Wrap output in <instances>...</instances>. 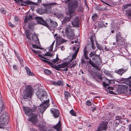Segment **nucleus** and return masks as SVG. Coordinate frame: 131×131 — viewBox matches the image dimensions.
Wrapping results in <instances>:
<instances>
[{
  "instance_id": "nucleus-1",
  "label": "nucleus",
  "mask_w": 131,
  "mask_h": 131,
  "mask_svg": "<svg viewBox=\"0 0 131 131\" xmlns=\"http://www.w3.org/2000/svg\"><path fill=\"white\" fill-rule=\"evenodd\" d=\"M36 94L38 98L42 101L44 100H46L47 96L46 95V93L44 89H40L36 93Z\"/></svg>"
},
{
  "instance_id": "nucleus-2",
  "label": "nucleus",
  "mask_w": 131,
  "mask_h": 131,
  "mask_svg": "<svg viewBox=\"0 0 131 131\" xmlns=\"http://www.w3.org/2000/svg\"><path fill=\"white\" fill-rule=\"evenodd\" d=\"M9 117L8 114L6 113L0 116V126L6 125L7 123Z\"/></svg>"
},
{
  "instance_id": "nucleus-3",
  "label": "nucleus",
  "mask_w": 131,
  "mask_h": 131,
  "mask_svg": "<svg viewBox=\"0 0 131 131\" xmlns=\"http://www.w3.org/2000/svg\"><path fill=\"white\" fill-rule=\"evenodd\" d=\"M32 93V89L31 86L27 85L25 87V92L23 97L24 99H27V97H31Z\"/></svg>"
},
{
  "instance_id": "nucleus-4",
  "label": "nucleus",
  "mask_w": 131,
  "mask_h": 131,
  "mask_svg": "<svg viewBox=\"0 0 131 131\" xmlns=\"http://www.w3.org/2000/svg\"><path fill=\"white\" fill-rule=\"evenodd\" d=\"M65 31L67 33V37L70 39H73L74 38V34L73 30L71 29V26L68 25L66 27Z\"/></svg>"
},
{
  "instance_id": "nucleus-5",
  "label": "nucleus",
  "mask_w": 131,
  "mask_h": 131,
  "mask_svg": "<svg viewBox=\"0 0 131 131\" xmlns=\"http://www.w3.org/2000/svg\"><path fill=\"white\" fill-rule=\"evenodd\" d=\"M78 2L76 1H75L73 2L71 5H69L68 8L69 13L70 16L75 10L78 7Z\"/></svg>"
},
{
  "instance_id": "nucleus-6",
  "label": "nucleus",
  "mask_w": 131,
  "mask_h": 131,
  "mask_svg": "<svg viewBox=\"0 0 131 131\" xmlns=\"http://www.w3.org/2000/svg\"><path fill=\"white\" fill-rule=\"evenodd\" d=\"M49 99L47 100H44V101L40 105V111L41 113L42 114L49 106Z\"/></svg>"
},
{
  "instance_id": "nucleus-7",
  "label": "nucleus",
  "mask_w": 131,
  "mask_h": 131,
  "mask_svg": "<svg viewBox=\"0 0 131 131\" xmlns=\"http://www.w3.org/2000/svg\"><path fill=\"white\" fill-rule=\"evenodd\" d=\"M40 57L41 58V59L44 62L48 63L52 67H53V68L55 69L56 70L59 71L60 69V68L59 67V65L58 66H56L54 65L53 63L51 62H50L47 60V59L45 58L44 57L42 56L41 55H39Z\"/></svg>"
},
{
  "instance_id": "nucleus-8",
  "label": "nucleus",
  "mask_w": 131,
  "mask_h": 131,
  "mask_svg": "<svg viewBox=\"0 0 131 131\" xmlns=\"http://www.w3.org/2000/svg\"><path fill=\"white\" fill-rule=\"evenodd\" d=\"M32 117L28 118V121L31 122L34 125L37 126L38 120L37 116L34 114H32L31 115Z\"/></svg>"
},
{
  "instance_id": "nucleus-9",
  "label": "nucleus",
  "mask_w": 131,
  "mask_h": 131,
  "mask_svg": "<svg viewBox=\"0 0 131 131\" xmlns=\"http://www.w3.org/2000/svg\"><path fill=\"white\" fill-rule=\"evenodd\" d=\"M14 1L17 2H21V3H20L19 4L21 6H26L27 4L37 5L36 3L33 2L29 0L24 1V0H14Z\"/></svg>"
},
{
  "instance_id": "nucleus-10",
  "label": "nucleus",
  "mask_w": 131,
  "mask_h": 131,
  "mask_svg": "<svg viewBox=\"0 0 131 131\" xmlns=\"http://www.w3.org/2000/svg\"><path fill=\"white\" fill-rule=\"evenodd\" d=\"M107 128V126L106 123L104 122H102L98 126L96 131L106 130Z\"/></svg>"
},
{
  "instance_id": "nucleus-11",
  "label": "nucleus",
  "mask_w": 131,
  "mask_h": 131,
  "mask_svg": "<svg viewBox=\"0 0 131 131\" xmlns=\"http://www.w3.org/2000/svg\"><path fill=\"white\" fill-rule=\"evenodd\" d=\"M35 19H36V21L38 23L48 27L49 26L48 24L45 22L42 18L40 17H36Z\"/></svg>"
},
{
  "instance_id": "nucleus-12",
  "label": "nucleus",
  "mask_w": 131,
  "mask_h": 131,
  "mask_svg": "<svg viewBox=\"0 0 131 131\" xmlns=\"http://www.w3.org/2000/svg\"><path fill=\"white\" fill-rule=\"evenodd\" d=\"M124 92V88L123 87H119L115 91L109 90V93L111 94L117 95L119 93H122Z\"/></svg>"
},
{
  "instance_id": "nucleus-13",
  "label": "nucleus",
  "mask_w": 131,
  "mask_h": 131,
  "mask_svg": "<svg viewBox=\"0 0 131 131\" xmlns=\"http://www.w3.org/2000/svg\"><path fill=\"white\" fill-rule=\"evenodd\" d=\"M24 110L26 114L29 116H31L34 114L32 110V108L29 107H24Z\"/></svg>"
},
{
  "instance_id": "nucleus-14",
  "label": "nucleus",
  "mask_w": 131,
  "mask_h": 131,
  "mask_svg": "<svg viewBox=\"0 0 131 131\" xmlns=\"http://www.w3.org/2000/svg\"><path fill=\"white\" fill-rule=\"evenodd\" d=\"M127 68H122L117 70H115L114 72L115 73L122 76L123 74L127 71Z\"/></svg>"
},
{
  "instance_id": "nucleus-15",
  "label": "nucleus",
  "mask_w": 131,
  "mask_h": 131,
  "mask_svg": "<svg viewBox=\"0 0 131 131\" xmlns=\"http://www.w3.org/2000/svg\"><path fill=\"white\" fill-rule=\"evenodd\" d=\"M116 42L118 45H121L123 44V38L120 35L117 34L116 36Z\"/></svg>"
},
{
  "instance_id": "nucleus-16",
  "label": "nucleus",
  "mask_w": 131,
  "mask_h": 131,
  "mask_svg": "<svg viewBox=\"0 0 131 131\" xmlns=\"http://www.w3.org/2000/svg\"><path fill=\"white\" fill-rule=\"evenodd\" d=\"M50 111L53 114L55 118H56L58 117L59 114V110L52 108L50 109Z\"/></svg>"
},
{
  "instance_id": "nucleus-17",
  "label": "nucleus",
  "mask_w": 131,
  "mask_h": 131,
  "mask_svg": "<svg viewBox=\"0 0 131 131\" xmlns=\"http://www.w3.org/2000/svg\"><path fill=\"white\" fill-rule=\"evenodd\" d=\"M68 63H64L63 64H59V67L60 68H65L63 70V71H67L68 70Z\"/></svg>"
},
{
  "instance_id": "nucleus-18",
  "label": "nucleus",
  "mask_w": 131,
  "mask_h": 131,
  "mask_svg": "<svg viewBox=\"0 0 131 131\" xmlns=\"http://www.w3.org/2000/svg\"><path fill=\"white\" fill-rule=\"evenodd\" d=\"M74 26H77L79 24V19L78 17H75L73 19V20L71 23Z\"/></svg>"
},
{
  "instance_id": "nucleus-19",
  "label": "nucleus",
  "mask_w": 131,
  "mask_h": 131,
  "mask_svg": "<svg viewBox=\"0 0 131 131\" xmlns=\"http://www.w3.org/2000/svg\"><path fill=\"white\" fill-rule=\"evenodd\" d=\"M32 16L29 15L28 16H26L25 18L24 22L25 23L29 22L30 23H31L32 20Z\"/></svg>"
},
{
  "instance_id": "nucleus-20",
  "label": "nucleus",
  "mask_w": 131,
  "mask_h": 131,
  "mask_svg": "<svg viewBox=\"0 0 131 131\" xmlns=\"http://www.w3.org/2000/svg\"><path fill=\"white\" fill-rule=\"evenodd\" d=\"M50 20V25L51 27L54 28H56L58 25V24L57 23L51 19Z\"/></svg>"
},
{
  "instance_id": "nucleus-21",
  "label": "nucleus",
  "mask_w": 131,
  "mask_h": 131,
  "mask_svg": "<svg viewBox=\"0 0 131 131\" xmlns=\"http://www.w3.org/2000/svg\"><path fill=\"white\" fill-rule=\"evenodd\" d=\"M25 69L26 70L27 74L29 76H34V74L31 72L30 70L27 67H25Z\"/></svg>"
},
{
  "instance_id": "nucleus-22",
  "label": "nucleus",
  "mask_w": 131,
  "mask_h": 131,
  "mask_svg": "<svg viewBox=\"0 0 131 131\" xmlns=\"http://www.w3.org/2000/svg\"><path fill=\"white\" fill-rule=\"evenodd\" d=\"M123 80L125 81V83L126 84H129L131 85V76L129 78H123Z\"/></svg>"
},
{
  "instance_id": "nucleus-23",
  "label": "nucleus",
  "mask_w": 131,
  "mask_h": 131,
  "mask_svg": "<svg viewBox=\"0 0 131 131\" xmlns=\"http://www.w3.org/2000/svg\"><path fill=\"white\" fill-rule=\"evenodd\" d=\"M61 122L60 120H59L58 123L55 126L53 127L54 129L56 130L59 131L61 129Z\"/></svg>"
},
{
  "instance_id": "nucleus-24",
  "label": "nucleus",
  "mask_w": 131,
  "mask_h": 131,
  "mask_svg": "<svg viewBox=\"0 0 131 131\" xmlns=\"http://www.w3.org/2000/svg\"><path fill=\"white\" fill-rule=\"evenodd\" d=\"M32 37L34 41H35L36 43L39 42V40L38 38L35 33H33Z\"/></svg>"
},
{
  "instance_id": "nucleus-25",
  "label": "nucleus",
  "mask_w": 131,
  "mask_h": 131,
  "mask_svg": "<svg viewBox=\"0 0 131 131\" xmlns=\"http://www.w3.org/2000/svg\"><path fill=\"white\" fill-rule=\"evenodd\" d=\"M26 33L27 38L29 40H30L31 39L30 36L31 34V32H30L29 31L27 30H26Z\"/></svg>"
},
{
  "instance_id": "nucleus-26",
  "label": "nucleus",
  "mask_w": 131,
  "mask_h": 131,
  "mask_svg": "<svg viewBox=\"0 0 131 131\" xmlns=\"http://www.w3.org/2000/svg\"><path fill=\"white\" fill-rule=\"evenodd\" d=\"M71 17H65L63 19V21L62 22V24H64L66 23H67L70 20Z\"/></svg>"
},
{
  "instance_id": "nucleus-27",
  "label": "nucleus",
  "mask_w": 131,
  "mask_h": 131,
  "mask_svg": "<svg viewBox=\"0 0 131 131\" xmlns=\"http://www.w3.org/2000/svg\"><path fill=\"white\" fill-rule=\"evenodd\" d=\"M56 40L58 41H60L61 42H64L67 41V40H64L60 36H57L56 38Z\"/></svg>"
},
{
  "instance_id": "nucleus-28",
  "label": "nucleus",
  "mask_w": 131,
  "mask_h": 131,
  "mask_svg": "<svg viewBox=\"0 0 131 131\" xmlns=\"http://www.w3.org/2000/svg\"><path fill=\"white\" fill-rule=\"evenodd\" d=\"M92 60L95 62H97L98 61V60L101 61V58L98 55L96 54L92 58Z\"/></svg>"
},
{
  "instance_id": "nucleus-29",
  "label": "nucleus",
  "mask_w": 131,
  "mask_h": 131,
  "mask_svg": "<svg viewBox=\"0 0 131 131\" xmlns=\"http://www.w3.org/2000/svg\"><path fill=\"white\" fill-rule=\"evenodd\" d=\"M111 80L108 79H107L106 80V82H107L106 83L105 82H103V85L105 87H106V86L109 85L111 83Z\"/></svg>"
},
{
  "instance_id": "nucleus-30",
  "label": "nucleus",
  "mask_w": 131,
  "mask_h": 131,
  "mask_svg": "<svg viewBox=\"0 0 131 131\" xmlns=\"http://www.w3.org/2000/svg\"><path fill=\"white\" fill-rule=\"evenodd\" d=\"M98 27L100 28H103V27H106L107 26L105 25L104 22L101 21Z\"/></svg>"
},
{
  "instance_id": "nucleus-31",
  "label": "nucleus",
  "mask_w": 131,
  "mask_h": 131,
  "mask_svg": "<svg viewBox=\"0 0 131 131\" xmlns=\"http://www.w3.org/2000/svg\"><path fill=\"white\" fill-rule=\"evenodd\" d=\"M38 126L40 130L45 131L46 130V127L44 125L41 124L38 125Z\"/></svg>"
},
{
  "instance_id": "nucleus-32",
  "label": "nucleus",
  "mask_w": 131,
  "mask_h": 131,
  "mask_svg": "<svg viewBox=\"0 0 131 131\" xmlns=\"http://www.w3.org/2000/svg\"><path fill=\"white\" fill-rule=\"evenodd\" d=\"M79 51L78 49L75 52L74 54H73L72 56V60H73L74 58H76V57L78 53V52Z\"/></svg>"
},
{
  "instance_id": "nucleus-33",
  "label": "nucleus",
  "mask_w": 131,
  "mask_h": 131,
  "mask_svg": "<svg viewBox=\"0 0 131 131\" xmlns=\"http://www.w3.org/2000/svg\"><path fill=\"white\" fill-rule=\"evenodd\" d=\"M55 42V41H54L51 45L50 46L49 48V51L50 52H51L52 51Z\"/></svg>"
},
{
  "instance_id": "nucleus-34",
  "label": "nucleus",
  "mask_w": 131,
  "mask_h": 131,
  "mask_svg": "<svg viewBox=\"0 0 131 131\" xmlns=\"http://www.w3.org/2000/svg\"><path fill=\"white\" fill-rule=\"evenodd\" d=\"M16 56L18 58V59L19 60V62L20 63L21 66H23L24 64L23 63V59H21L19 57H18L17 56V55Z\"/></svg>"
},
{
  "instance_id": "nucleus-35",
  "label": "nucleus",
  "mask_w": 131,
  "mask_h": 131,
  "mask_svg": "<svg viewBox=\"0 0 131 131\" xmlns=\"http://www.w3.org/2000/svg\"><path fill=\"white\" fill-rule=\"evenodd\" d=\"M92 18V20L93 21H95L97 18V16L96 14H93Z\"/></svg>"
},
{
  "instance_id": "nucleus-36",
  "label": "nucleus",
  "mask_w": 131,
  "mask_h": 131,
  "mask_svg": "<svg viewBox=\"0 0 131 131\" xmlns=\"http://www.w3.org/2000/svg\"><path fill=\"white\" fill-rule=\"evenodd\" d=\"M96 55V52L93 51V52H91L89 54V57H92L93 56H94Z\"/></svg>"
},
{
  "instance_id": "nucleus-37",
  "label": "nucleus",
  "mask_w": 131,
  "mask_h": 131,
  "mask_svg": "<svg viewBox=\"0 0 131 131\" xmlns=\"http://www.w3.org/2000/svg\"><path fill=\"white\" fill-rule=\"evenodd\" d=\"M64 94L65 96V98L66 99H67L68 97L70 96V94L67 92H65Z\"/></svg>"
},
{
  "instance_id": "nucleus-38",
  "label": "nucleus",
  "mask_w": 131,
  "mask_h": 131,
  "mask_svg": "<svg viewBox=\"0 0 131 131\" xmlns=\"http://www.w3.org/2000/svg\"><path fill=\"white\" fill-rule=\"evenodd\" d=\"M96 44L97 49L100 50H102V49L103 47L99 43L96 42Z\"/></svg>"
},
{
  "instance_id": "nucleus-39",
  "label": "nucleus",
  "mask_w": 131,
  "mask_h": 131,
  "mask_svg": "<svg viewBox=\"0 0 131 131\" xmlns=\"http://www.w3.org/2000/svg\"><path fill=\"white\" fill-rule=\"evenodd\" d=\"M88 62L91 65V66L94 67H96L95 64L91 61V59H90L89 61Z\"/></svg>"
},
{
  "instance_id": "nucleus-40",
  "label": "nucleus",
  "mask_w": 131,
  "mask_h": 131,
  "mask_svg": "<svg viewBox=\"0 0 131 131\" xmlns=\"http://www.w3.org/2000/svg\"><path fill=\"white\" fill-rule=\"evenodd\" d=\"M70 113L73 116H76V114L74 112V111L72 109L70 111Z\"/></svg>"
},
{
  "instance_id": "nucleus-41",
  "label": "nucleus",
  "mask_w": 131,
  "mask_h": 131,
  "mask_svg": "<svg viewBox=\"0 0 131 131\" xmlns=\"http://www.w3.org/2000/svg\"><path fill=\"white\" fill-rule=\"evenodd\" d=\"M33 24H31L30 23H28V27L30 30L31 31L33 29Z\"/></svg>"
},
{
  "instance_id": "nucleus-42",
  "label": "nucleus",
  "mask_w": 131,
  "mask_h": 131,
  "mask_svg": "<svg viewBox=\"0 0 131 131\" xmlns=\"http://www.w3.org/2000/svg\"><path fill=\"white\" fill-rule=\"evenodd\" d=\"M0 12L1 13L4 14H6V11L3 8H2L0 9Z\"/></svg>"
},
{
  "instance_id": "nucleus-43",
  "label": "nucleus",
  "mask_w": 131,
  "mask_h": 131,
  "mask_svg": "<svg viewBox=\"0 0 131 131\" xmlns=\"http://www.w3.org/2000/svg\"><path fill=\"white\" fill-rule=\"evenodd\" d=\"M59 60L58 57H57L56 59H52L51 61L53 62L56 63Z\"/></svg>"
},
{
  "instance_id": "nucleus-44",
  "label": "nucleus",
  "mask_w": 131,
  "mask_h": 131,
  "mask_svg": "<svg viewBox=\"0 0 131 131\" xmlns=\"http://www.w3.org/2000/svg\"><path fill=\"white\" fill-rule=\"evenodd\" d=\"M44 72L47 74L49 75L51 73V71L50 70L48 69H45L44 70Z\"/></svg>"
},
{
  "instance_id": "nucleus-45",
  "label": "nucleus",
  "mask_w": 131,
  "mask_h": 131,
  "mask_svg": "<svg viewBox=\"0 0 131 131\" xmlns=\"http://www.w3.org/2000/svg\"><path fill=\"white\" fill-rule=\"evenodd\" d=\"M84 55L88 54V51L87 50V47L85 46L84 49Z\"/></svg>"
},
{
  "instance_id": "nucleus-46",
  "label": "nucleus",
  "mask_w": 131,
  "mask_h": 131,
  "mask_svg": "<svg viewBox=\"0 0 131 131\" xmlns=\"http://www.w3.org/2000/svg\"><path fill=\"white\" fill-rule=\"evenodd\" d=\"M127 12H128L127 15L130 17V18H131V9L127 10Z\"/></svg>"
},
{
  "instance_id": "nucleus-47",
  "label": "nucleus",
  "mask_w": 131,
  "mask_h": 131,
  "mask_svg": "<svg viewBox=\"0 0 131 131\" xmlns=\"http://www.w3.org/2000/svg\"><path fill=\"white\" fill-rule=\"evenodd\" d=\"M49 52H47L46 53H45V54H43L44 56H51L52 55V54H51Z\"/></svg>"
},
{
  "instance_id": "nucleus-48",
  "label": "nucleus",
  "mask_w": 131,
  "mask_h": 131,
  "mask_svg": "<svg viewBox=\"0 0 131 131\" xmlns=\"http://www.w3.org/2000/svg\"><path fill=\"white\" fill-rule=\"evenodd\" d=\"M62 82L60 80L58 81L57 83V84L58 85H61L62 84Z\"/></svg>"
},
{
  "instance_id": "nucleus-49",
  "label": "nucleus",
  "mask_w": 131,
  "mask_h": 131,
  "mask_svg": "<svg viewBox=\"0 0 131 131\" xmlns=\"http://www.w3.org/2000/svg\"><path fill=\"white\" fill-rule=\"evenodd\" d=\"M83 7L82 6H79L78 9V11L81 12L83 11Z\"/></svg>"
},
{
  "instance_id": "nucleus-50",
  "label": "nucleus",
  "mask_w": 131,
  "mask_h": 131,
  "mask_svg": "<svg viewBox=\"0 0 131 131\" xmlns=\"http://www.w3.org/2000/svg\"><path fill=\"white\" fill-rule=\"evenodd\" d=\"M86 104L88 106H90L91 105V103L89 100H88L86 101Z\"/></svg>"
},
{
  "instance_id": "nucleus-51",
  "label": "nucleus",
  "mask_w": 131,
  "mask_h": 131,
  "mask_svg": "<svg viewBox=\"0 0 131 131\" xmlns=\"http://www.w3.org/2000/svg\"><path fill=\"white\" fill-rule=\"evenodd\" d=\"M4 104L3 102L1 101L0 102V108H2L4 107Z\"/></svg>"
},
{
  "instance_id": "nucleus-52",
  "label": "nucleus",
  "mask_w": 131,
  "mask_h": 131,
  "mask_svg": "<svg viewBox=\"0 0 131 131\" xmlns=\"http://www.w3.org/2000/svg\"><path fill=\"white\" fill-rule=\"evenodd\" d=\"M96 110V107L95 106H92L91 107V110L92 111H94Z\"/></svg>"
},
{
  "instance_id": "nucleus-53",
  "label": "nucleus",
  "mask_w": 131,
  "mask_h": 131,
  "mask_svg": "<svg viewBox=\"0 0 131 131\" xmlns=\"http://www.w3.org/2000/svg\"><path fill=\"white\" fill-rule=\"evenodd\" d=\"M32 47L34 48L39 49V47L35 44H32Z\"/></svg>"
},
{
  "instance_id": "nucleus-54",
  "label": "nucleus",
  "mask_w": 131,
  "mask_h": 131,
  "mask_svg": "<svg viewBox=\"0 0 131 131\" xmlns=\"http://www.w3.org/2000/svg\"><path fill=\"white\" fill-rule=\"evenodd\" d=\"M122 117L121 116H117L115 117V119L116 120H118L120 119H122Z\"/></svg>"
},
{
  "instance_id": "nucleus-55",
  "label": "nucleus",
  "mask_w": 131,
  "mask_h": 131,
  "mask_svg": "<svg viewBox=\"0 0 131 131\" xmlns=\"http://www.w3.org/2000/svg\"><path fill=\"white\" fill-rule=\"evenodd\" d=\"M131 5V4H127L125 5L124 6V9H125L127 8V7L130 6Z\"/></svg>"
},
{
  "instance_id": "nucleus-56",
  "label": "nucleus",
  "mask_w": 131,
  "mask_h": 131,
  "mask_svg": "<svg viewBox=\"0 0 131 131\" xmlns=\"http://www.w3.org/2000/svg\"><path fill=\"white\" fill-rule=\"evenodd\" d=\"M90 40L91 44H94V41L93 39V38L92 37H91L90 38Z\"/></svg>"
},
{
  "instance_id": "nucleus-57",
  "label": "nucleus",
  "mask_w": 131,
  "mask_h": 131,
  "mask_svg": "<svg viewBox=\"0 0 131 131\" xmlns=\"http://www.w3.org/2000/svg\"><path fill=\"white\" fill-rule=\"evenodd\" d=\"M97 77L100 80H102V77L101 75L100 74H98L97 75Z\"/></svg>"
},
{
  "instance_id": "nucleus-58",
  "label": "nucleus",
  "mask_w": 131,
  "mask_h": 131,
  "mask_svg": "<svg viewBox=\"0 0 131 131\" xmlns=\"http://www.w3.org/2000/svg\"><path fill=\"white\" fill-rule=\"evenodd\" d=\"M32 112H34L35 111L36 109V107L34 105H33V107H32Z\"/></svg>"
},
{
  "instance_id": "nucleus-59",
  "label": "nucleus",
  "mask_w": 131,
  "mask_h": 131,
  "mask_svg": "<svg viewBox=\"0 0 131 131\" xmlns=\"http://www.w3.org/2000/svg\"><path fill=\"white\" fill-rule=\"evenodd\" d=\"M31 50L34 53H35L36 54L38 53V52L35 50L34 49L32 48H31Z\"/></svg>"
},
{
  "instance_id": "nucleus-60",
  "label": "nucleus",
  "mask_w": 131,
  "mask_h": 131,
  "mask_svg": "<svg viewBox=\"0 0 131 131\" xmlns=\"http://www.w3.org/2000/svg\"><path fill=\"white\" fill-rule=\"evenodd\" d=\"M8 25L9 26L12 27H15V26L13 25L10 22L8 23Z\"/></svg>"
},
{
  "instance_id": "nucleus-61",
  "label": "nucleus",
  "mask_w": 131,
  "mask_h": 131,
  "mask_svg": "<svg viewBox=\"0 0 131 131\" xmlns=\"http://www.w3.org/2000/svg\"><path fill=\"white\" fill-rule=\"evenodd\" d=\"M107 89L109 90H114V89L112 87L110 86H108L107 87Z\"/></svg>"
},
{
  "instance_id": "nucleus-62",
  "label": "nucleus",
  "mask_w": 131,
  "mask_h": 131,
  "mask_svg": "<svg viewBox=\"0 0 131 131\" xmlns=\"http://www.w3.org/2000/svg\"><path fill=\"white\" fill-rule=\"evenodd\" d=\"M84 58L86 59H89V58L87 56V54H84Z\"/></svg>"
},
{
  "instance_id": "nucleus-63",
  "label": "nucleus",
  "mask_w": 131,
  "mask_h": 131,
  "mask_svg": "<svg viewBox=\"0 0 131 131\" xmlns=\"http://www.w3.org/2000/svg\"><path fill=\"white\" fill-rule=\"evenodd\" d=\"M93 50H94L95 48V46L94 44H91Z\"/></svg>"
},
{
  "instance_id": "nucleus-64",
  "label": "nucleus",
  "mask_w": 131,
  "mask_h": 131,
  "mask_svg": "<svg viewBox=\"0 0 131 131\" xmlns=\"http://www.w3.org/2000/svg\"><path fill=\"white\" fill-rule=\"evenodd\" d=\"M60 48L62 50H65V48L63 46H61L60 47Z\"/></svg>"
}]
</instances>
